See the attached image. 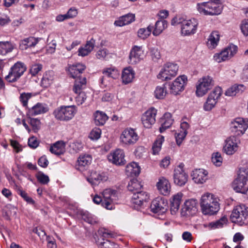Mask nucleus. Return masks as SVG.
<instances>
[{
  "label": "nucleus",
  "mask_w": 248,
  "mask_h": 248,
  "mask_svg": "<svg viewBox=\"0 0 248 248\" xmlns=\"http://www.w3.org/2000/svg\"><path fill=\"white\" fill-rule=\"evenodd\" d=\"M42 68V66L41 64H33L31 66L30 69V73L32 76H35L40 71H41Z\"/></svg>",
  "instance_id": "obj_60"
},
{
  "label": "nucleus",
  "mask_w": 248,
  "mask_h": 248,
  "mask_svg": "<svg viewBox=\"0 0 248 248\" xmlns=\"http://www.w3.org/2000/svg\"><path fill=\"white\" fill-rule=\"evenodd\" d=\"M77 111L74 105L61 106L54 110L53 114L58 120L68 122L74 117Z\"/></svg>",
  "instance_id": "obj_3"
},
{
  "label": "nucleus",
  "mask_w": 248,
  "mask_h": 248,
  "mask_svg": "<svg viewBox=\"0 0 248 248\" xmlns=\"http://www.w3.org/2000/svg\"><path fill=\"white\" fill-rule=\"evenodd\" d=\"M240 143L239 139L236 137L230 136L225 140L223 151L228 155H232L237 151Z\"/></svg>",
  "instance_id": "obj_14"
},
{
  "label": "nucleus",
  "mask_w": 248,
  "mask_h": 248,
  "mask_svg": "<svg viewBox=\"0 0 248 248\" xmlns=\"http://www.w3.org/2000/svg\"><path fill=\"white\" fill-rule=\"evenodd\" d=\"M168 27V22L164 19L158 20L156 22L153 34L154 36L159 35Z\"/></svg>",
  "instance_id": "obj_39"
},
{
  "label": "nucleus",
  "mask_w": 248,
  "mask_h": 248,
  "mask_svg": "<svg viewBox=\"0 0 248 248\" xmlns=\"http://www.w3.org/2000/svg\"><path fill=\"white\" fill-rule=\"evenodd\" d=\"M29 123L35 132H37L40 128L41 122L38 119L31 118Z\"/></svg>",
  "instance_id": "obj_57"
},
{
  "label": "nucleus",
  "mask_w": 248,
  "mask_h": 248,
  "mask_svg": "<svg viewBox=\"0 0 248 248\" xmlns=\"http://www.w3.org/2000/svg\"><path fill=\"white\" fill-rule=\"evenodd\" d=\"M26 69V66L23 62H17L11 67L5 79L9 82H15L23 75Z\"/></svg>",
  "instance_id": "obj_7"
},
{
  "label": "nucleus",
  "mask_w": 248,
  "mask_h": 248,
  "mask_svg": "<svg viewBox=\"0 0 248 248\" xmlns=\"http://www.w3.org/2000/svg\"><path fill=\"white\" fill-rule=\"evenodd\" d=\"M94 123L96 125H104L108 119V116L103 112L96 111L94 114Z\"/></svg>",
  "instance_id": "obj_42"
},
{
  "label": "nucleus",
  "mask_w": 248,
  "mask_h": 248,
  "mask_svg": "<svg viewBox=\"0 0 248 248\" xmlns=\"http://www.w3.org/2000/svg\"><path fill=\"white\" fill-rule=\"evenodd\" d=\"M33 96L31 93H20L19 99L24 107L27 108L28 100Z\"/></svg>",
  "instance_id": "obj_50"
},
{
  "label": "nucleus",
  "mask_w": 248,
  "mask_h": 248,
  "mask_svg": "<svg viewBox=\"0 0 248 248\" xmlns=\"http://www.w3.org/2000/svg\"><path fill=\"white\" fill-rule=\"evenodd\" d=\"M208 172L203 169H196L191 173L193 180L197 184H203L207 180Z\"/></svg>",
  "instance_id": "obj_24"
},
{
  "label": "nucleus",
  "mask_w": 248,
  "mask_h": 248,
  "mask_svg": "<svg viewBox=\"0 0 248 248\" xmlns=\"http://www.w3.org/2000/svg\"><path fill=\"white\" fill-rule=\"evenodd\" d=\"M95 44V40L93 38H91L90 40L86 42V44L83 46L91 53L93 49Z\"/></svg>",
  "instance_id": "obj_61"
},
{
  "label": "nucleus",
  "mask_w": 248,
  "mask_h": 248,
  "mask_svg": "<svg viewBox=\"0 0 248 248\" xmlns=\"http://www.w3.org/2000/svg\"><path fill=\"white\" fill-rule=\"evenodd\" d=\"M101 135V129L99 128L95 127L91 131L89 138L93 140H97L100 138Z\"/></svg>",
  "instance_id": "obj_55"
},
{
  "label": "nucleus",
  "mask_w": 248,
  "mask_h": 248,
  "mask_svg": "<svg viewBox=\"0 0 248 248\" xmlns=\"http://www.w3.org/2000/svg\"><path fill=\"white\" fill-rule=\"evenodd\" d=\"M219 199L213 194L206 193L201 197L200 206L204 215H213L220 209Z\"/></svg>",
  "instance_id": "obj_2"
},
{
  "label": "nucleus",
  "mask_w": 248,
  "mask_h": 248,
  "mask_svg": "<svg viewBox=\"0 0 248 248\" xmlns=\"http://www.w3.org/2000/svg\"><path fill=\"white\" fill-rule=\"evenodd\" d=\"M103 197L102 207L108 209L112 210L115 208V204L118 200V192L111 188H107L102 193Z\"/></svg>",
  "instance_id": "obj_6"
},
{
  "label": "nucleus",
  "mask_w": 248,
  "mask_h": 248,
  "mask_svg": "<svg viewBox=\"0 0 248 248\" xmlns=\"http://www.w3.org/2000/svg\"><path fill=\"white\" fill-rule=\"evenodd\" d=\"M154 27L149 25L147 28H141L138 31V36L142 39L147 38L151 34Z\"/></svg>",
  "instance_id": "obj_49"
},
{
  "label": "nucleus",
  "mask_w": 248,
  "mask_h": 248,
  "mask_svg": "<svg viewBox=\"0 0 248 248\" xmlns=\"http://www.w3.org/2000/svg\"><path fill=\"white\" fill-rule=\"evenodd\" d=\"M168 72L165 71V65L157 75V78L162 80L170 79L174 76H171Z\"/></svg>",
  "instance_id": "obj_56"
},
{
  "label": "nucleus",
  "mask_w": 248,
  "mask_h": 248,
  "mask_svg": "<svg viewBox=\"0 0 248 248\" xmlns=\"http://www.w3.org/2000/svg\"><path fill=\"white\" fill-rule=\"evenodd\" d=\"M143 57V50L141 46H134L129 54V63L131 64H135L140 62Z\"/></svg>",
  "instance_id": "obj_21"
},
{
  "label": "nucleus",
  "mask_w": 248,
  "mask_h": 248,
  "mask_svg": "<svg viewBox=\"0 0 248 248\" xmlns=\"http://www.w3.org/2000/svg\"><path fill=\"white\" fill-rule=\"evenodd\" d=\"M86 66L82 63H77L68 66V71L71 77L77 78L82 77L80 74L85 70Z\"/></svg>",
  "instance_id": "obj_25"
},
{
  "label": "nucleus",
  "mask_w": 248,
  "mask_h": 248,
  "mask_svg": "<svg viewBox=\"0 0 248 248\" xmlns=\"http://www.w3.org/2000/svg\"><path fill=\"white\" fill-rule=\"evenodd\" d=\"M135 72L131 67L124 68L122 74L123 83L127 84L131 82L135 77Z\"/></svg>",
  "instance_id": "obj_30"
},
{
  "label": "nucleus",
  "mask_w": 248,
  "mask_h": 248,
  "mask_svg": "<svg viewBox=\"0 0 248 248\" xmlns=\"http://www.w3.org/2000/svg\"><path fill=\"white\" fill-rule=\"evenodd\" d=\"M125 172L128 176H136L140 174V168L137 163L133 162L126 166Z\"/></svg>",
  "instance_id": "obj_33"
},
{
  "label": "nucleus",
  "mask_w": 248,
  "mask_h": 248,
  "mask_svg": "<svg viewBox=\"0 0 248 248\" xmlns=\"http://www.w3.org/2000/svg\"><path fill=\"white\" fill-rule=\"evenodd\" d=\"M222 93V89L219 87H217L210 93L203 106L205 111H209L215 106Z\"/></svg>",
  "instance_id": "obj_13"
},
{
  "label": "nucleus",
  "mask_w": 248,
  "mask_h": 248,
  "mask_svg": "<svg viewBox=\"0 0 248 248\" xmlns=\"http://www.w3.org/2000/svg\"><path fill=\"white\" fill-rule=\"evenodd\" d=\"M78 96L76 98V101L78 105H82L87 98L86 95L84 92H78Z\"/></svg>",
  "instance_id": "obj_59"
},
{
  "label": "nucleus",
  "mask_w": 248,
  "mask_h": 248,
  "mask_svg": "<svg viewBox=\"0 0 248 248\" xmlns=\"http://www.w3.org/2000/svg\"><path fill=\"white\" fill-rule=\"evenodd\" d=\"M156 186L158 190L162 195L166 196L170 194V185L169 181L166 178L162 177L159 179Z\"/></svg>",
  "instance_id": "obj_29"
},
{
  "label": "nucleus",
  "mask_w": 248,
  "mask_h": 248,
  "mask_svg": "<svg viewBox=\"0 0 248 248\" xmlns=\"http://www.w3.org/2000/svg\"><path fill=\"white\" fill-rule=\"evenodd\" d=\"M38 43V39L30 36L21 40L19 43V48L22 50L34 47Z\"/></svg>",
  "instance_id": "obj_27"
},
{
  "label": "nucleus",
  "mask_w": 248,
  "mask_h": 248,
  "mask_svg": "<svg viewBox=\"0 0 248 248\" xmlns=\"http://www.w3.org/2000/svg\"><path fill=\"white\" fill-rule=\"evenodd\" d=\"M48 110L46 105L41 103H37L32 108L29 109L27 115L35 116L45 113Z\"/></svg>",
  "instance_id": "obj_28"
},
{
  "label": "nucleus",
  "mask_w": 248,
  "mask_h": 248,
  "mask_svg": "<svg viewBox=\"0 0 248 248\" xmlns=\"http://www.w3.org/2000/svg\"><path fill=\"white\" fill-rule=\"evenodd\" d=\"M157 109L151 108L146 110L141 116V120L143 126L150 128L155 122Z\"/></svg>",
  "instance_id": "obj_16"
},
{
  "label": "nucleus",
  "mask_w": 248,
  "mask_h": 248,
  "mask_svg": "<svg viewBox=\"0 0 248 248\" xmlns=\"http://www.w3.org/2000/svg\"><path fill=\"white\" fill-rule=\"evenodd\" d=\"M198 26V21L192 18L181 22V33L184 36H190L196 33Z\"/></svg>",
  "instance_id": "obj_10"
},
{
  "label": "nucleus",
  "mask_w": 248,
  "mask_h": 248,
  "mask_svg": "<svg viewBox=\"0 0 248 248\" xmlns=\"http://www.w3.org/2000/svg\"><path fill=\"white\" fill-rule=\"evenodd\" d=\"M86 78L85 77H79L76 78L73 91L76 93L81 92V90L84 89L86 85Z\"/></svg>",
  "instance_id": "obj_37"
},
{
  "label": "nucleus",
  "mask_w": 248,
  "mask_h": 248,
  "mask_svg": "<svg viewBox=\"0 0 248 248\" xmlns=\"http://www.w3.org/2000/svg\"><path fill=\"white\" fill-rule=\"evenodd\" d=\"M78 215L79 217L90 224H95L98 222L96 217L87 211L79 210Z\"/></svg>",
  "instance_id": "obj_31"
},
{
  "label": "nucleus",
  "mask_w": 248,
  "mask_h": 248,
  "mask_svg": "<svg viewBox=\"0 0 248 248\" xmlns=\"http://www.w3.org/2000/svg\"><path fill=\"white\" fill-rule=\"evenodd\" d=\"M171 114L170 113H165L161 119V126L159 128L160 133H163L167 128L170 127L173 123Z\"/></svg>",
  "instance_id": "obj_32"
},
{
  "label": "nucleus",
  "mask_w": 248,
  "mask_h": 248,
  "mask_svg": "<svg viewBox=\"0 0 248 248\" xmlns=\"http://www.w3.org/2000/svg\"><path fill=\"white\" fill-rule=\"evenodd\" d=\"M28 145L31 148H36L39 145V142L34 137H31L28 140Z\"/></svg>",
  "instance_id": "obj_63"
},
{
  "label": "nucleus",
  "mask_w": 248,
  "mask_h": 248,
  "mask_svg": "<svg viewBox=\"0 0 248 248\" xmlns=\"http://www.w3.org/2000/svg\"><path fill=\"white\" fill-rule=\"evenodd\" d=\"M197 200L191 199L186 201L182 209V215L183 216H193L197 211Z\"/></svg>",
  "instance_id": "obj_19"
},
{
  "label": "nucleus",
  "mask_w": 248,
  "mask_h": 248,
  "mask_svg": "<svg viewBox=\"0 0 248 248\" xmlns=\"http://www.w3.org/2000/svg\"><path fill=\"white\" fill-rule=\"evenodd\" d=\"M219 40V34L218 31H213L208 39L207 46L209 48L213 49L215 48Z\"/></svg>",
  "instance_id": "obj_41"
},
{
  "label": "nucleus",
  "mask_w": 248,
  "mask_h": 248,
  "mask_svg": "<svg viewBox=\"0 0 248 248\" xmlns=\"http://www.w3.org/2000/svg\"><path fill=\"white\" fill-rule=\"evenodd\" d=\"M124 153L123 150L117 149L110 153L108 156V159L110 162L116 165H124L125 163Z\"/></svg>",
  "instance_id": "obj_20"
},
{
  "label": "nucleus",
  "mask_w": 248,
  "mask_h": 248,
  "mask_svg": "<svg viewBox=\"0 0 248 248\" xmlns=\"http://www.w3.org/2000/svg\"><path fill=\"white\" fill-rule=\"evenodd\" d=\"M54 74L52 71L46 72L43 75L41 80V85L44 88H47L52 83L54 80Z\"/></svg>",
  "instance_id": "obj_38"
},
{
  "label": "nucleus",
  "mask_w": 248,
  "mask_h": 248,
  "mask_svg": "<svg viewBox=\"0 0 248 248\" xmlns=\"http://www.w3.org/2000/svg\"><path fill=\"white\" fill-rule=\"evenodd\" d=\"M183 194L179 192L170 199V209L172 215H175L178 211L181 202Z\"/></svg>",
  "instance_id": "obj_26"
},
{
  "label": "nucleus",
  "mask_w": 248,
  "mask_h": 248,
  "mask_svg": "<svg viewBox=\"0 0 248 248\" xmlns=\"http://www.w3.org/2000/svg\"><path fill=\"white\" fill-rule=\"evenodd\" d=\"M227 222V218L224 216L217 220L210 222L209 226L213 229L220 228L223 227L224 225H226Z\"/></svg>",
  "instance_id": "obj_45"
},
{
  "label": "nucleus",
  "mask_w": 248,
  "mask_h": 248,
  "mask_svg": "<svg viewBox=\"0 0 248 248\" xmlns=\"http://www.w3.org/2000/svg\"><path fill=\"white\" fill-rule=\"evenodd\" d=\"M208 11L209 15H217L220 14L223 9L221 4L218 2H207Z\"/></svg>",
  "instance_id": "obj_35"
},
{
  "label": "nucleus",
  "mask_w": 248,
  "mask_h": 248,
  "mask_svg": "<svg viewBox=\"0 0 248 248\" xmlns=\"http://www.w3.org/2000/svg\"><path fill=\"white\" fill-rule=\"evenodd\" d=\"M167 93L166 88L164 84L157 86L154 91L155 97L158 99H163Z\"/></svg>",
  "instance_id": "obj_44"
},
{
  "label": "nucleus",
  "mask_w": 248,
  "mask_h": 248,
  "mask_svg": "<svg viewBox=\"0 0 248 248\" xmlns=\"http://www.w3.org/2000/svg\"><path fill=\"white\" fill-rule=\"evenodd\" d=\"M248 128V119L236 118L230 124V130L234 136H240L244 134Z\"/></svg>",
  "instance_id": "obj_8"
},
{
  "label": "nucleus",
  "mask_w": 248,
  "mask_h": 248,
  "mask_svg": "<svg viewBox=\"0 0 248 248\" xmlns=\"http://www.w3.org/2000/svg\"><path fill=\"white\" fill-rule=\"evenodd\" d=\"M187 134V132L180 131L179 130L178 132L175 133V138L176 143L178 145L180 146L181 144Z\"/></svg>",
  "instance_id": "obj_54"
},
{
  "label": "nucleus",
  "mask_w": 248,
  "mask_h": 248,
  "mask_svg": "<svg viewBox=\"0 0 248 248\" xmlns=\"http://www.w3.org/2000/svg\"><path fill=\"white\" fill-rule=\"evenodd\" d=\"M164 141V138L162 136L158 137L153 144L152 147L153 154H157L160 151L163 142Z\"/></svg>",
  "instance_id": "obj_47"
},
{
  "label": "nucleus",
  "mask_w": 248,
  "mask_h": 248,
  "mask_svg": "<svg viewBox=\"0 0 248 248\" xmlns=\"http://www.w3.org/2000/svg\"><path fill=\"white\" fill-rule=\"evenodd\" d=\"M187 81V77L182 75L177 77L175 80L170 84V90L171 93L177 95L182 92Z\"/></svg>",
  "instance_id": "obj_17"
},
{
  "label": "nucleus",
  "mask_w": 248,
  "mask_h": 248,
  "mask_svg": "<svg viewBox=\"0 0 248 248\" xmlns=\"http://www.w3.org/2000/svg\"><path fill=\"white\" fill-rule=\"evenodd\" d=\"M197 9L198 11L205 15H209L208 11L207 2H203L202 4H197Z\"/></svg>",
  "instance_id": "obj_58"
},
{
  "label": "nucleus",
  "mask_w": 248,
  "mask_h": 248,
  "mask_svg": "<svg viewBox=\"0 0 248 248\" xmlns=\"http://www.w3.org/2000/svg\"><path fill=\"white\" fill-rule=\"evenodd\" d=\"M38 165L43 168H46L48 164V161L46 155L41 156L38 161Z\"/></svg>",
  "instance_id": "obj_64"
},
{
  "label": "nucleus",
  "mask_w": 248,
  "mask_h": 248,
  "mask_svg": "<svg viewBox=\"0 0 248 248\" xmlns=\"http://www.w3.org/2000/svg\"><path fill=\"white\" fill-rule=\"evenodd\" d=\"M233 189L237 192L246 194L248 191V168H243L233 183Z\"/></svg>",
  "instance_id": "obj_4"
},
{
  "label": "nucleus",
  "mask_w": 248,
  "mask_h": 248,
  "mask_svg": "<svg viewBox=\"0 0 248 248\" xmlns=\"http://www.w3.org/2000/svg\"><path fill=\"white\" fill-rule=\"evenodd\" d=\"M178 70V66L176 64L168 62L165 64V71L170 73L169 74L171 76L175 77L177 74Z\"/></svg>",
  "instance_id": "obj_46"
},
{
  "label": "nucleus",
  "mask_w": 248,
  "mask_h": 248,
  "mask_svg": "<svg viewBox=\"0 0 248 248\" xmlns=\"http://www.w3.org/2000/svg\"><path fill=\"white\" fill-rule=\"evenodd\" d=\"M182 164L175 168L173 173L174 183L179 186H183L187 181L188 175L184 171Z\"/></svg>",
  "instance_id": "obj_18"
},
{
  "label": "nucleus",
  "mask_w": 248,
  "mask_h": 248,
  "mask_svg": "<svg viewBox=\"0 0 248 248\" xmlns=\"http://www.w3.org/2000/svg\"><path fill=\"white\" fill-rule=\"evenodd\" d=\"M168 202L163 198L158 197L155 199L150 205L151 211L155 214H162L167 210Z\"/></svg>",
  "instance_id": "obj_15"
},
{
  "label": "nucleus",
  "mask_w": 248,
  "mask_h": 248,
  "mask_svg": "<svg viewBox=\"0 0 248 248\" xmlns=\"http://www.w3.org/2000/svg\"><path fill=\"white\" fill-rule=\"evenodd\" d=\"M214 85L211 77L205 76L200 78L196 86V93L197 96L202 97L205 95Z\"/></svg>",
  "instance_id": "obj_9"
},
{
  "label": "nucleus",
  "mask_w": 248,
  "mask_h": 248,
  "mask_svg": "<svg viewBox=\"0 0 248 248\" xmlns=\"http://www.w3.org/2000/svg\"><path fill=\"white\" fill-rule=\"evenodd\" d=\"M142 185L137 179L131 180L128 185L127 188L133 193L131 202L133 207L137 210L143 204V202H146L149 198L148 194L141 190Z\"/></svg>",
  "instance_id": "obj_1"
},
{
  "label": "nucleus",
  "mask_w": 248,
  "mask_h": 248,
  "mask_svg": "<svg viewBox=\"0 0 248 248\" xmlns=\"http://www.w3.org/2000/svg\"><path fill=\"white\" fill-rule=\"evenodd\" d=\"M108 54V52L106 49H101L97 52L96 57L98 59L103 60L106 58Z\"/></svg>",
  "instance_id": "obj_62"
},
{
  "label": "nucleus",
  "mask_w": 248,
  "mask_h": 248,
  "mask_svg": "<svg viewBox=\"0 0 248 248\" xmlns=\"http://www.w3.org/2000/svg\"><path fill=\"white\" fill-rule=\"evenodd\" d=\"M38 181L42 184L46 185L49 181V177L42 172H38L36 175Z\"/></svg>",
  "instance_id": "obj_53"
},
{
  "label": "nucleus",
  "mask_w": 248,
  "mask_h": 248,
  "mask_svg": "<svg viewBox=\"0 0 248 248\" xmlns=\"http://www.w3.org/2000/svg\"><path fill=\"white\" fill-rule=\"evenodd\" d=\"M103 74L104 76L111 78L113 79L117 78L119 76V72L115 67H107L104 69Z\"/></svg>",
  "instance_id": "obj_43"
},
{
  "label": "nucleus",
  "mask_w": 248,
  "mask_h": 248,
  "mask_svg": "<svg viewBox=\"0 0 248 248\" xmlns=\"http://www.w3.org/2000/svg\"><path fill=\"white\" fill-rule=\"evenodd\" d=\"M223 158L221 154L219 152L214 153L212 156V162L217 167H219L222 165Z\"/></svg>",
  "instance_id": "obj_51"
},
{
  "label": "nucleus",
  "mask_w": 248,
  "mask_h": 248,
  "mask_svg": "<svg viewBox=\"0 0 248 248\" xmlns=\"http://www.w3.org/2000/svg\"><path fill=\"white\" fill-rule=\"evenodd\" d=\"M238 47L234 45H231L219 53H216L214 56V59L219 63L223 61L229 60L237 52Z\"/></svg>",
  "instance_id": "obj_12"
},
{
  "label": "nucleus",
  "mask_w": 248,
  "mask_h": 248,
  "mask_svg": "<svg viewBox=\"0 0 248 248\" xmlns=\"http://www.w3.org/2000/svg\"><path fill=\"white\" fill-rule=\"evenodd\" d=\"M100 248H119V246L107 239H103L99 243Z\"/></svg>",
  "instance_id": "obj_52"
},
{
  "label": "nucleus",
  "mask_w": 248,
  "mask_h": 248,
  "mask_svg": "<svg viewBox=\"0 0 248 248\" xmlns=\"http://www.w3.org/2000/svg\"><path fill=\"white\" fill-rule=\"evenodd\" d=\"M65 143L63 141H58L50 146V152L56 155H60L65 152Z\"/></svg>",
  "instance_id": "obj_36"
},
{
  "label": "nucleus",
  "mask_w": 248,
  "mask_h": 248,
  "mask_svg": "<svg viewBox=\"0 0 248 248\" xmlns=\"http://www.w3.org/2000/svg\"><path fill=\"white\" fill-rule=\"evenodd\" d=\"M120 139L123 144L131 145L137 142L139 140V136L134 129L128 128L123 131Z\"/></svg>",
  "instance_id": "obj_11"
},
{
  "label": "nucleus",
  "mask_w": 248,
  "mask_h": 248,
  "mask_svg": "<svg viewBox=\"0 0 248 248\" xmlns=\"http://www.w3.org/2000/svg\"><path fill=\"white\" fill-rule=\"evenodd\" d=\"M16 189L17 194L19 195L27 203L34 205L35 204V201L30 197H29L28 194L24 190H23L21 187L16 186Z\"/></svg>",
  "instance_id": "obj_48"
},
{
  "label": "nucleus",
  "mask_w": 248,
  "mask_h": 248,
  "mask_svg": "<svg viewBox=\"0 0 248 248\" xmlns=\"http://www.w3.org/2000/svg\"><path fill=\"white\" fill-rule=\"evenodd\" d=\"M92 157L88 154H82L78 157L76 165L77 170L82 171L86 169L91 163Z\"/></svg>",
  "instance_id": "obj_23"
},
{
  "label": "nucleus",
  "mask_w": 248,
  "mask_h": 248,
  "mask_svg": "<svg viewBox=\"0 0 248 248\" xmlns=\"http://www.w3.org/2000/svg\"><path fill=\"white\" fill-rule=\"evenodd\" d=\"M135 20V15L132 14H128L121 16L118 20L114 22L116 26L122 27L130 24Z\"/></svg>",
  "instance_id": "obj_34"
},
{
  "label": "nucleus",
  "mask_w": 248,
  "mask_h": 248,
  "mask_svg": "<svg viewBox=\"0 0 248 248\" xmlns=\"http://www.w3.org/2000/svg\"><path fill=\"white\" fill-rule=\"evenodd\" d=\"M248 217V208L244 204L235 206L230 217L232 222L237 223L241 226L246 223Z\"/></svg>",
  "instance_id": "obj_5"
},
{
  "label": "nucleus",
  "mask_w": 248,
  "mask_h": 248,
  "mask_svg": "<svg viewBox=\"0 0 248 248\" xmlns=\"http://www.w3.org/2000/svg\"><path fill=\"white\" fill-rule=\"evenodd\" d=\"M108 176L104 172H98L96 171H92L89 177H87V181L92 186L98 185L102 182L106 181Z\"/></svg>",
  "instance_id": "obj_22"
},
{
  "label": "nucleus",
  "mask_w": 248,
  "mask_h": 248,
  "mask_svg": "<svg viewBox=\"0 0 248 248\" xmlns=\"http://www.w3.org/2000/svg\"><path fill=\"white\" fill-rule=\"evenodd\" d=\"M14 46L8 41L0 42V57L6 56L13 51Z\"/></svg>",
  "instance_id": "obj_40"
}]
</instances>
